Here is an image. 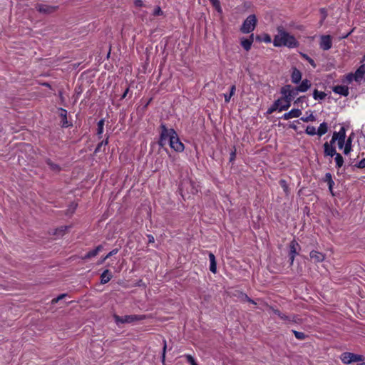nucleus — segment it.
Here are the masks:
<instances>
[{
  "instance_id": "obj_12",
  "label": "nucleus",
  "mask_w": 365,
  "mask_h": 365,
  "mask_svg": "<svg viewBox=\"0 0 365 365\" xmlns=\"http://www.w3.org/2000/svg\"><path fill=\"white\" fill-rule=\"evenodd\" d=\"M302 111L299 109H292L290 111L285 113L282 118L284 120H289L294 118H298L301 115Z\"/></svg>"
},
{
  "instance_id": "obj_36",
  "label": "nucleus",
  "mask_w": 365,
  "mask_h": 365,
  "mask_svg": "<svg viewBox=\"0 0 365 365\" xmlns=\"http://www.w3.org/2000/svg\"><path fill=\"white\" fill-rule=\"evenodd\" d=\"M185 357L186 358L187 361L190 363L191 365H197V364L195 362L194 358L190 355V354H186L185 355Z\"/></svg>"
},
{
  "instance_id": "obj_47",
  "label": "nucleus",
  "mask_w": 365,
  "mask_h": 365,
  "mask_svg": "<svg viewBox=\"0 0 365 365\" xmlns=\"http://www.w3.org/2000/svg\"><path fill=\"white\" fill-rule=\"evenodd\" d=\"M48 165H50V168L53 170H58V166L54 163H48Z\"/></svg>"
},
{
  "instance_id": "obj_56",
  "label": "nucleus",
  "mask_w": 365,
  "mask_h": 365,
  "mask_svg": "<svg viewBox=\"0 0 365 365\" xmlns=\"http://www.w3.org/2000/svg\"><path fill=\"white\" fill-rule=\"evenodd\" d=\"M245 299L247 302L252 303V304H255L256 303L252 300L247 295H245Z\"/></svg>"
},
{
  "instance_id": "obj_59",
  "label": "nucleus",
  "mask_w": 365,
  "mask_h": 365,
  "mask_svg": "<svg viewBox=\"0 0 365 365\" xmlns=\"http://www.w3.org/2000/svg\"><path fill=\"white\" fill-rule=\"evenodd\" d=\"M197 191H198L197 189L192 187L190 192H191V193L194 194V193L197 192Z\"/></svg>"
},
{
  "instance_id": "obj_30",
  "label": "nucleus",
  "mask_w": 365,
  "mask_h": 365,
  "mask_svg": "<svg viewBox=\"0 0 365 365\" xmlns=\"http://www.w3.org/2000/svg\"><path fill=\"white\" fill-rule=\"evenodd\" d=\"M305 133L309 135H314L317 134V130L314 126L308 125L305 130Z\"/></svg>"
},
{
  "instance_id": "obj_42",
  "label": "nucleus",
  "mask_w": 365,
  "mask_h": 365,
  "mask_svg": "<svg viewBox=\"0 0 365 365\" xmlns=\"http://www.w3.org/2000/svg\"><path fill=\"white\" fill-rule=\"evenodd\" d=\"M163 342H164V345H163V355H162V361L163 362L165 361V351H166V348H167L165 340H164Z\"/></svg>"
},
{
  "instance_id": "obj_18",
  "label": "nucleus",
  "mask_w": 365,
  "mask_h": 365,
  "mask_svg": "<svg viewBox=\"0 0 365 365\" xmlns=\"http://www.w3.org/2000/svg\"><path fill=\"white\" fill-rule=\"evenodd\" d=\"M281 319L287 322V323H297L299 319L294 315L287 316L284 314L281 313L279 317Z\"/></svg>"
},
{
  "instance_id": "obj_38",
  "label": "nucleus",
  "mask_w": 365,
  "mask_h": 365,
  "mask_svg": "<svg viewBox=\"0 0 365 365\" xmlns=\"http://www.w3.org/2000/svg\"><path fill=\"white\" fill-rule=\"evenodd\" d=\"M346 81L351 83L353 81H355V73H349L346 76Z\"/></svg>"
},
{
  "instance_id": "obj_7",
  "label": "nucleus",
  "mask_w": 365,
  "mask_h": 365,
  "mask_svg": "<svg viewBox=\"0 0 365 365\" xmlns=\"http://www.w3.org/2000/svg\"><path fill=\"white\" fill-rule=\"evenodd\" d=\"M320 48L324 51L329 50L332 46L331 37L329 35H322L320 36Z\"/></svg>"
},
{
  "instance_id": "obj_10",
  "label": "nucleus",
  "mask_w": 365,
  "mask_h": 365,
  "mask_svg": "<svg viewBox=\"0 0 365 365\" xmlns=\"http://www.w3.org/2000/svg\"><path fill=\"white\" fill-rule=\"evenodd\" d=\"M323 147L324 156L333 157L337 153L335 148L333 146V143H331V142L329 143L327 142L324 143Z\"/></svg>"
},
{
  "instance_id": "obj_3",
  "label": "nucleus",
  "mask_w": 365,
  "mask_h": 365,
  "mask_svg": "<svg viewBox=\"0 0 365 365\" xmlns=\"http://www.w3.org/2000/svg\"><path fill=\"white\" fill-rule=\"evenodd\" d=\"M257 25V18L254 14L248 16L242 23L240 31L243 34H249L255 30Z\"/></svg>"
},
{
  "instance_id": "obj_1",
  "label": "nucleus",
  "mask_w": 365,
  "mask_h": 365,
  "mask_svg": "<svg viewBox=\"0 0 365 365\" xmlns=\"http://www.w3.org/2000/svg\"><path fill=\"white\" fill-rule=\"evenodd\" d=\"M161 134L159 144L161 146L165 145V141L169 140V145L176 152H182L185 149L183 143L180 140L175 130L173 128L168 129L165 125H161Z\"/></svg>"
},
{
  "instance_id": "obj_40",
  "label": "nucleus",
  "mask_w": 365,
  "mask_h": 365,
  "mask_svg": "<svg viewBox=\"0 0 365 365\" xmlns=\"http://www.w3.org/2000/svg\"><path fill=\"white\" fill-rule=\"evenodd\" d=\"M356 166L358 168H365V158H363L362 160H361L356 165Z\"/></svg>"
},
{
  "instance_id": "obj_34",
  "label": "nucleus",
  "mask_w": 365,
  "mask_h": 365,
  "mask_svg": "<svg viewBox=\"0 0 365 365\" xmlns=\"http://www.w3.org/2000/svg\"><path fill=\"white\" fill-rule=\"evenodd\" d=\"M103 126H104V120L101 119L98 123V131H97V134L98 135H101L103 133Z\"/></svg>"
},
{
  "instance_id": "obj_33",
  "label": "nucleus",
  "mask_w": 365,
  "mask_h": 365,
  "mask_svg": "<svg viewBox=\"0 0 365 365\" xmlns=\"http://www.w3.org/2000/svg\"><path fill=\"white\" fill-rule=\"evenodd\" d=\"M292 332L293 334H294L295 337L297 339H299V340H304L306 339L307 336L305 335L304 333L303 332H300V331H295V330H292Z\"/></svg>"
},
{
  "instance_id": "obj_29",
  "label": "nucleus",
  "mask_w": 365,
  "mask_h": 365,
  "mask_svg": "<svg viewBox=\"0 0 365 365\" xmlns=\"http://www.w3.org/2000/svg\"><path fill=\"white\" fill-rule=\"evenodd\" d=\"M67 111L65 109L61 108L60 109V115L63 118L62 123L63 126L67 127L68 126V121L66 118Z\"/></svg>"
},
{
  "instance_id": "obj_58",
  "label": "nucleus",
  "mask_w": 365,
  "mask_h": 365,
  "mask_svg": "<svg viewBox=\"0 0 365 365\" xmlns=\"http://www.w3.org/2000/svg\"><path fill=\"white\" fill-rule=\"evenodd\" d=\"M108 258L105 256L104 257H103L99 262H98V264H103Z\"/></svg>"
},
{
  "instance_id": "obj_19",
  "label": "nucleus",
  "mask_w": 365,
  "mask_h": 365,
  "mask_svg": "<svg viewBox=\"0 0 365 365\" xmlns=\"http://www.w3.org/2000/svg\"><path fill=\"white\" fill-rule=\"evenodd\" d=\"M102 250H103V246L102 245H98V247H96V249H94V250H93L91 251H89L85 256L83 257V259H89V258H91V257H94Z\"/></svg>"
},
{
  "instance_id": "obj_37",
  "label": "nucleus",
  "mask_w": 365,
  "mask_h": 365,
  "mask_svg": "<svg viewBox=\"0 0 365 365\" xmlns=\"http://www.w3.org/2000/svg\"><path fill=\"white\" fill-rule=\"evenodd\" d=\"M108 143V139L105 140H103L101 143H100L97 148H96V150L95 152L97 153V152H99L101 150V146H103L104 145H106Z\"/></svg>"
},
{
  "instance_id": "obj_39",
  "label": "nucleus",
  "mask_w": 365,
  "mask_h": 365,
  "mask_svg": "<svg viewBox=\"0 0 365 365\" xmlns=\"http://www.w3.org/2000/svg\"><path fill=\"white\" fill-rule=\"evenodd\" d=\"M324 181L327 182V184H329V182L333 181L332 176H331V173H326L325 177H324Z\"/></svg>"
},
{
  "instance_id": "obj_53",
  "label": "nucleus",
  "mask_w": 365,
  "mask_h": 365,
  "mask_svg": "<svg viewBox=\"0 0 365 365\" xmlns=\"http://www.w3.org/2000/svg\"><path fill=\"white\" fill-rule=\"evenodd\" d=\"M148 237L149 243H153L155 242V239L153 235H148Z\"/></svg>"
},
{
  "instance_id": "obj_17",
  "label": "nucleus",
  "mask_w": 365,
  "mask_h": 365,
  "mask_svg": "<svg viewBox=\"0 0 365 365\" xmlns=\"http://www.w3.org/2000/svg\"><path fill=\"white\" fill-rule=\"evenodd\" d=\"M253 43V34H252L250 38H242L241 40V45L244 48L245 50L248 51L250 50L252 45Z\"/></svg>"
},
{
  "instance_id": "obj_4",
  "label": "nucleus",
  "mask_w": 365,
  "mask_h": 365,
  "mask_svg": "<svg viewBox=\"0 0 365 365\" xmlns=\"http://www.w3.org/2000/svg\"><path fill=\"white\" fill-rule=\"evenodd\" d=\"M115 322L119 325L120 324H131L135 321H140L145 319V316L143 315H125L123 317H120L118 315L115 314L113 316Z\"/></svg>"
},
{
  "instance_id": "obj_13",
  "label": "nucleus",
  "mask_w": 365,
  "mask_h": 365,
  "mask_svg": "<svg viewBox=\"0 0 365 365\" xmlns=\"http://www.w3.org/2000/svg\"><path fill=\"white\" fill-rule=\"evenodd\" d=\"M355 73V81L361 82L365 81V65H361L354 73Z\"/></svg>"
},
{
  "instance_id": "obj_51",
  "label": "nucleus",
  "mask_w": 365,
  "mask_h": 365,
  "mask_svg": "<svg viewBox=\"0 0 365 365\" xmlns=\"http://www.w3.org/2000/svg\"><path fill=\"white\" fill-rule=\"evenodd\" d=\"M264 41L266 42V43H270L272 41V39H271V37L268 35H267L264 38Z\"/></svg>"
},
{
  "instance_id": "obj_20",
  "label": "nucleus",
  "mask_w": 365,
  "mask_h": 365,
  "mask_svg": "<svg viewBox=\"0 0 365 365\" xmlns=\"http://www.w3.org/2000/svg\"><path fill=\"white\" fill-rule=\"evenodd\" d=\"M209 259H210V270L215 274L217 272V262L215 259V257L213 253L210 252L209 253Z\"/></svg>"
},
{
  "instance_id": "obj_50",
  "label": "nucleus",
  "mask_w": 365,
  "mask_h": 365,
  "mask_svg": "<svg viewBox=\"0 0 365 365\" xmlns=\"http://www.w3.org/2000/svg\"><path fill=\"white\" fill-rule=\"evenodd\" d=\"M271 310L274 314L277 315L278 317H279V314H281V312L278 309L271 308Z\"/></svg>"
},
{
  "instance_id": "obj_27",
  "label": "nucleus",
  "mask_w": 365,
  "mask_h": 365,
  "mask_svg": "<svg viewBox=\"0 0 365 365\" xmlns=\"http://www.w3.org/2000/svg\"><path fill=\"white\" fill-rule=\"evenodd\" d=\"M313 97L315 100H323L326 97V94L322 91L314 90Z\"/></svg>"
},
{
  "instance_id": "obj_48",
  "label": "nucleus",
  "mask_w": 365,
  "mask_h": 365,
  "mask_svg": "<svg viewBox=\"0 0 365 365\" xmlns=\"http://www.w3.org/2000/svg\"><path fill=\"white\" fill-rule=\"evenodd\" d=\"M187 184H190L192 187V183L191 182L185 181L182 182V184L181 185V187H180L181 191H183V190L185 189V187Z\"/></svg>"
},
{
  "instance_id": "obj_16",
  "label": "nucleus",
  "mask_w": 365,
  "mask_h": 365,
  "mask_svg": "<svg viewBox=\"0 0 365 365\" xmlns=\"http://www.w3.org/2000/svg\"><path fill=\"white\" fill-rule=\"evenodd\" d=\"M310 258L314 262H322L324 259V255L317 251H312L310 252Z\"/></svg>"
},
{
  "instance_id": "obj_23",
  "label": "nucleus",
  "mask_w": 365,
  "mask_h": 365,
  "mask_svg": "<svg viewBox=\"0 0 365 365\" xmlns=\"http://www.w3.org/2000/svg\"><path fill=\"white\" fill-rule=\"evenodd\" d=\"M311 86V83L309 81L305 79L302 81L300 85L296 88L298 92H305L307 91Z\"/></svg>"
},
{
  "instance_id": "obj_55",
  "label": "nucleus",
  "mask_w": 365,
  "mask_h": 365,
  "mask_svg": "<svg viewBox=\"0 0 365 365\" xmlns=\"http://www.w3.org/2000/svg\"><path fill=\"white\" fill-rule=\"evenodd\" d=\"M215 9L217 10V11L220 14H222V7L220 5H218L217 6L215 7Z\"/></svg>"
},
{
  "instance_id": "obj_44",
  "label": "nucleus",
  "mask_w": 365,
  "mask_h": 365,
  "mask_svg": "<svg viewBox=\"0 0 365 365\" xmlns=\"http://www.w3.org/2000/svg\"><path fill=\"white\" fill-rule=\"evenodd\" d=\"M163 14V11L160 7H156L153 11V15L158 16Z\"/></svg>"
},
{
  "instance_id": "obj_5",
  "label": "nucleus",
  "mask_w": 365,
  "mask_h": 365,
  "mask_svg": "<svg viewBox=\"0 0 365 365\" xmlns=\"http://www.w3.org/2000/svg\"><path fill=\"white\" fill-rule=\"evenodd\" d=\"M340 359L344 364H349L352 362L362 361L364 358L362 355L351 352H344L340 356Z\"/></svg>"
},
{
  "instance_id": "obj_2",
  "label": "nucleus",
  "mask_w": 365,
  "mask_h": 365,
  "mask_svg": "<svg viewBox=\"0 0 365 365\" xmlns=\"http://www.w3.org/2000/svg\"><path fill=\"white\" fill-rule=\"evenodd\" d=\"M273 44L276 47L286 46L294 48L299 46L296 38L285 31L282 26H278L277 34L274 37Z\"/></svg>"
},
{
  "instance_id": "obj_28",
  "label": "nucleus",
  "mask_w": 365,
  "mask_h": 365,
  "mask_svg": "<svg viewBox=\"0 0 365 365\" xmlns=\"http://www.w3.org/2000/svg\"><path fill=\"white\" fill-rule=\"evenodd\" d=\"M236 91V87L235 85L232 86L230 88V92L228 94H224L225 101L226 103H228L231 98V97L235 94Z\"/></svg>"
},
{
  "instance_id": "obj_14",
  "label": "nucleus",
  "mask_w": 365,
  "mask_h": 365,
  "mask_svg": "<svg viewBox=\"0 0 365 365\" xmlns=\"http://www.w3.org/2000/svg\"><path fill=\"white\" fill-rule=\"evenodd\" d=\"M333 91L335 93L339 94L343 96H347L349 93V88L346 86H336L333 88Z\"/></svg>"
},
{
  "instance_id": "obj_26",
  "label": "nucleus",
  "mask_w": 365,
  "mask_h": 365,
  "mask_svg": "<svg viewBox=\"0 0 365 365\" xmlns=\"http://www.w3.org/2000/svg\"><path fill=\"white\" fill-rule=\"evenodd\" d=\"M335 162L336 168H339L342 167L344 164V159L341 154L336 153L335 155Z\"/></svg>"
},
{
  "instance_id": "obj_6",
  "label": "nucleus",
  "mask_w": 365,
  "mask_h": 365,
  "mask_svg": "<svg viewBox=\"0 0 365 365\" xmlns=\"http://www.w3.org/2000/svg\"><path fill=\"white\" fill-rule=\"evenodd\" d=\"M281 93L291 103L294 98L298 94V91L296 88H292L291 86L287 85L282 88Z\"/></svg>"
},
{
  "instance_id": "obj_22",
  "label": "nucleus",
  "mask_w": 365,
  "mask_h": 365,
  "mask_svg": "<svg viewBox=\"0 0 365 365\" xmlns=\"http://www.w3.org/2000/svg\"><path fill=\"white\" fill-rule=\"evenodd\" d=\"M352 135L353 134H351L345 141V145L344 149V153L345 155L349 154L352 150Z\"/></svg>"
},
{
  "instance_id": "obj_57",
  "label": "nucleus",
  "mask_w": 365,
  "mask_h": 365,
  "mask_svg": "<svg viewBox=\"0 0 365 365\" xmlns=\"http://www.w3.org/2000/svg\"><path fill=\"white\" fill-rule=\"evenodd\" d=\"M128 91H129V88H126V90L124 91V93H123V96H122V98H125L126 97V96H127V94H128Z\"/></svg>"
},
{
  "instance_id": "obj_21",
  "label": "nucleus",
  "mask_w": 365,
  "mask_h": 365,
  "mask_svg": "<svg viewBox=\"0 0 365 365\" xmlns=\"http://www.w3.org/2000/svg\"><path fill=\"white\" fill-rule=\"evenodd\" d=\"M291 78L292 83H298L302 79V73L294 68H293Z\"/></svg>"
},
{
  "instance_id": "obj_45",
  "label": "nucleus",
  "mask_w": 365,
  "mask_h": 365,
  "mask_svg": "<svg viewBox=\"0 0 365 365\" xmlns=\"http://www.w3.org/2000/svg\"><path fill=\"white\" fill-rule=\"evenodd\" d=\"M345 141H346L345 140L337 141L338 148L339 149H342L343 148H344Z\"/></svg>"
},
{
  "instance_id": "obj_49",
  "label": "nucleus",
  "mask_w": 365,
  "mask_h": 365,
  "mask_svg": "<svg viewBox=\"0 0 365 365\" xmlns=\"http://www.w3.org/2000/svg\"><path fill=\"white\" fill-rule=\"evenodd\" d=\"M210 1L214 7H216L220 4L219 0H210Z\"/></svg>"
},
{
  "instance_id": "obj_60",
  "label": "nucleus",
  "mask_w": 365,
  "mask_h": 365,
  "mask_svg": "<svg viewBox=\"0 0 365 365\" xmlns=\"http://www.w3.org/2000/svg\"><path fill=\"white\" fill-rule=\"evenodd\" d=\"M302 97H300V98H298L295 101H294V103H299L301 102V100H302Z\"/></svg>"
},
{
  "instance_id": "obj_32",
  "label": "nucleus",
  "mask_w": 365,
  "mask_h": 365,
  "mask_svg": "<svg viewBox=\"0 0 365 365\" xmlns=\"http://www.w3.org/2000/svg\"><path fill=\"white\" fill-rule=\"evenodd\" d=\"M301 120H302L303 122H309V121H315L316 120V118L315 116L312 114V113H311L309 115L307 116H304V117H302L300 118Z\"/></svg>"
},
{
  "instance_id": "obj_64",
  "label": "nucleus",
  "mask_w": 365,
  "mask_h": 365,
  "mask_svg": "<svg viewBox=\"0 0 365 365\" xmlns=\"http://www.w3.org/2000/svg\"><path fill=\"white\" fill-rule=\"evenodd\" d=\"M292 128H293L294 129L297 128V127L295 125H293Z\"/></svg>"
},
{
  "instance_id": "obj_54",
  "label": "nucleus",
  "mask_w": 365,
  "mask_h": 365,
  "mask_svg": "<svg viewBox=\"0 0 365 365\" xmlns=\"http://www.w3.org/2000/svg\"><path fill=\"white\" fill-rule=\"evenodd\" d=\"M135 4L137 6H143V1L141 0H136L135 1Z\"/></svg>"
},
{
  "instance_id": "obj_9",
  "label": "nucleus",
  "mask_w": 365,
  "mask_h": 365,
  "mask_svg": "<svg viewBox=\"0 0 365 365\" xmlns=\"http://www.w3.org/2000/svg\"><path fill=\"white\" fill-rule=\"evenodd\" d=\"M275 102L279 107V112L288 110L291 106V103L283 96L282 98L275 101Z\"/></svg>"
},
{
  "instance_id": "obj_52",
  "label": "nucleus",
  "mask_w": 365,
  "mask_h": 365,
  "mask_svg": "<svg viewBox=\"0 0 365 365\" xmlns=\"http://www.w3.org/2000/svg\"><path fill=\"white\" fill-rule=\"evenodd\" d=\"M334 185V182L332 181V182H329L328 185H329V189L330 190L331 192H332V189H333V186Z\"/></svg>"
},
{
  "instance_id": "obj_8",
  "label": "nucleus",
  "mask_w": 365,
  "mask_h": 365,
  "mask_svg": "<svg viewBox=\"0 0 365 365\" xmlns=\"http://www.w3.org/2000/svg\"><path fill=\"white\" fill-rule=\"evenodd\" d=\"M346 138V130L344 127H341L338 132H334L332 138L331 140V143H334L335 142L340 141L342 140H345Z\"/></svg>"
},
{
  "instance_id": "obj_25",
  "label": "nucleus",
  "mask_w": 365,
  "mask_h": 365,
  "mask_svg": "<svg viewBox=\"0 0 365 365\" xmlns=\"http://www.w3.org/2000/svg\"><path fill=\"white\" fill-rule=\"evenodd\" d=\"M317 135L322 136L324 135L328 131V125L327 123L324 122L321 123L318 128Z\"/></svg>"
},
{
  "instance_id": "obj_15",
  "label": "nucleus",
  "mask_w": 365,
  "mask_h": 365,
  "mask_svg": "<svg viewBox=\"0 0 365 365\" xmlns=\"http://www.w3.org/2000/svg\"><path fill=\"white\" fill-rule=\"evenodd\" d=\"M299 247L298 243L293 240L291 242L289 248H290V260L292 263L293 262L296 255L297 254V248Z\"/></svg>"
},
{
  "instance_id": "obj_35",
  "label": "nucleus",
  "mask_w": 365,
  "mask_h": 365,
  "mask_svg": "<svg viewBox=\"0 0 365 365\" xmlns=\"http://www.w3.org/2000/svg\"><path fill=\"white\" fill-rule=\"evenodd\" d=\"M276 110L279 111V107L277 106V105L276 104V102L274 101V103L272 105V106L268 109L267 113L269 114H271Z\"/></svg>"
},
{
  "instance_id": "obj_61",
  "label": "nucleus",
  "mask_w": 365,
  "mask_h": 365,
  "mask_svg": "<svg viewBox=\"0 0 365 365\" xmlns=\"http://www.w3.org/2000/svg\"><path fill=\"white\" fill-rule=\"evenodd\" d=\"M361 140L365 141V137H362L359 140V142H361Z\"/></svg>"
},
{
  "instance_id": "obj_63",
  "label": "nucleus",
  "mask_w": 365,
  "mask_h": 365,
  "mask_svg": "<svg viewBox=\"0 0 365 365\" xmlns=\"http://www.w3.org/2000/svg\"><path fill=\"white\" fill-rule=\"evenodd\" d=\"M358 365H365V363H361V364H359Z\"/></svg>"
},
{
  "instance_id": "obj_46",
  "label": "nucleus",
  "mask_w": 365,
  "mask_h": 365,
  "mask_svg": "<svg viewBox=\"0 0 365 365\" xmlns=\"http://www.w3.org/2000/svg\"><path fill=\"white\" fill-rule=\"evenodd\" d=\"M118 252V249H114L112 251H110L107 255H106V257L107 258H109L110 257L117 254Z\"/></svg>"
},
{
  "instance_id": "obj_31",
  "label": "nucleus",
  "mask_w": 365,
  "mask_h": 365,
  "mask_svg": "<svg viewBox=\"0 0 365 365\" xmlns=\"http://www.w3.org/2000/svg\"><path fill=\"white\" fill-rule=\"evenodd\" d=\"M300 55L304 59L307 60L313 68H316L317 65L312 58L303 53H300Z\"/></svg>"
},
{
  "instance_id": "obj_11",
  "label": "nucleus",
  "mask_w": 365,
  "mask_h": 365,
  "mask_svg": "<svg viewBox=\"0 0 365 365\" xmlns=\"http://www.w3.org/2000/svg\"><path fill=\"white\" fill-rule=\"evenodd\" d=\"M36 9L42 14H51L56 10V7L40 4L36 6Z\"/></svg>"
},
{
  "instance_id": "obj_41",
  "label": "nucleus",
  "mask_w": 365,
  "mask_h": 365,
  "mask_svg": "<svg viewBox=\"0 0 365 365\" xmlns=\"http://www.w3.org/2000/svg\"><path fill=\"white\" fill-rule=\"evenodd\" d=\"M65 296H66V294H62L59 295L58 297H56V298H54V299H52V303H53V304H56V303H57L58 301H60L61 299H62L63 298H64V297H65Z\"/></svg>"
},
{
  "instance_id": "obj_43",
  "label": "nucleus",
  "mask_w": 365,
  "mask_h": 365,
  "mask_svg": "<svg viewBox=\"0 0 365 365\" xmlns=\"http://www.w3.org/2000/svg\"><path fill=\"white\" fill-rule=\"evenodd\" d=\"M279 183H280L281 186L283 187L284 192H287L288 187H287L286 181L284 180H281Z\"/></svg>"
},
{
  "instance_id": "obj_62",
  "label": "nucleus",
  "mask_w": 365,
  "mask_h": 365,
  "mask_svg": "<svg viewBox=\"0 0 365 365\" xmlns=\"http://www.w3.org/2000/svg\"><path fill=\"white\" fill-rule=\"evenodd\" d=\"M349 34H350V33H348L346 35H344L342 38H346Z\"/></svg>"
},
{
  "instance_id": "obj_24",
  "label": "nucleus",
  "mask_w": 365,
  "mask_h": 365,
  "mask_svg": "<svg viewBox=\"0 0 365 365\" xmlns=\"http://www.w3.org/2000/svg\"><path fill=\"white\" fill-rule=\"evenodd\" d=\"M112 278V274L108 269H106L101 275V284H106Z\"/></svg>"
}]
</instances>
